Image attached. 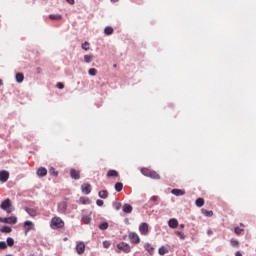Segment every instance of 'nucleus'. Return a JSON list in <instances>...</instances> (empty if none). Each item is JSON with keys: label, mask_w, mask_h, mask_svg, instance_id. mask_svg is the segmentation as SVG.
<instances>
[{"label": "nucleus", "mask_w": 256, "mask_h": 256, "mask_svg": "<svg viewBox=\"0 0 256 256\" xmlns=\"http://www.w3.org/2000/svg\"><path fill=\"white\" fill-rule=\"evenodd\" d=\"M128 237H129L130 242L133 243L134 245H139L141 243V238L135 232H130L128 234Z\"/></svg>", "instance_id": "3"}, {"label": "nucleus", "mask_w": 256, "mask_h": 256, "mask_svg": "<svg viewBox=\"0 0 256 256\" xmlns=\"http://www.w3.org/2000/svg\"><path fill=\"white\" fill-rule=\"evenodd\" d=\"M82 221H83V223H85V225H89V223H91V217L87 216V215H84L82 217Z\"/></svg>", "instance_id": "34"}, {"label": "nucleus", "mask_w": 256, "mask_h": 256, "mask_svg": "<svg viewBox=\"0 0 256 256\" xmlns=\"http://www.w3.org/2000/svg\"><path fill=\"white\" fill-rule=\"evenodd\" d=\"M113 32H114V30H113V27H111V26H107V27L104 29L105 35H113Z\"/></svg>", "instance_id": "27"}, {"label": "nucleus", "mask_w": 256, "mask_h": 256, "mask_svg": "<svg viewBox=\"0 0 256 256\" xmlns=\"http://www.w3.org/2000/svg\"><path fill=\"white\" fill-rule=\"evenodd\" d=\"M49 173L53 177H57V175H59V173L57 171H55V168H53V167L49 169Z\"/></svg>", "instance_id": "38"}, {"label": "nucleus", "mask_w": 256, "mask_h": 256, "mask_svg": "<svg viewBox=\"0 0 256 256\" xmlns=\"http://www.w3.org/2000/svg\"><path fill=\"white\" fill-rule=\"evenodd\" d=\"M81 191L84 195H89V193H91V184H82Z\"/></svg>", "instance_id": "10"}, {"label": "nucleus", "mask_w": 256, "mask_h": 256, "mask_svg": "<svg viewBox=\"0 0 256 256\" xmlns=\"http://www.w3.org/2000/svg\"><path fill=\"white\" fill-rule=\"evenodd\" d=\"M0 223H6L8 225H15V223H17V217H15V216H10L7 218L0 217Z\"/></svg>", "instance_id": "5"}, {"label": "nucleus", "mask_w": 256, "mask_h": 256, "mask_svg": "<svg viewBox=\"0 0 256 256\" xmlns=\"http://www.w3.org/2000/svg\"><path fill=\"white\" fill-rule=\"evenodd\" d=\"M1 233H11L13 231V229H11V227L9 226H3L1 229H0Z\"/></svg>", "instance_id": "28"}, {"label": "nucleus", "mask_w": 256, "mask_h": 256, "mask_svg": "<svg viewBox=\"0 0 256 256\" xmlns=\"http://www.w3.org/2000/svg\"><path fill=\"white\" fill-rule=\"evenodd\" d=\"M168 225L171 229H177V227H179V221H177L175 218H172L168 221Z\"/></svg>", "instance_id": "12"}, {"label": "nucleus", "mask_w": 256, "mask_h": 256, "mask_svg": "<svg viewBox=\"0 0 256 256\" xmlns=\"http://www.w3.org/2000/svg\"><path fill=\"white\" fill-rule=\"evenodd\" d=\"M139 231L142 235H149V224L143 222L139 225Z\"/></svg>", "instance_id": "6"}, {"label": "nucleus", "mask_w": 256, "mask_h": 256, "mask_svg": "<svg viewBox=\"0 0 256 256\" xmlns=\"http://www.w3.org/2000/svg\"><path fill=\"white\" fill-rule=\"evenodd\" d=\"M69 5H75V0H66Z\"/></svg>", "instance_id": "46"}, {"label": "nucleus", "mask_w": 256, "mask_h": 256, "mask_svg": "<svg viewBox=\"0 0 256 256\" xmlns=\"http://www.w3.org/2000/svg\"><path fill=\"white\" fill-rule=\"evenodd\" d=\"M35 225L33 224V222L27 220L25 223H24V228H25V232L26 233H29V231H33Z\"/></svg>", "instance_id": "11"}, {"label": "nucleus", "mask_w": 256, "mask_h": 256, "mask_svg": "<svg viewBox=\"0 0 256 256\" xmlns=\"http://www.w3.org/2000/svg\"><path fill=\"white\" fill-rule=\"evenodd\" d=\"M157 201H159V196H152L150 198V202H152V205H157Z\"/></svg>", "instance_id": "36"}, {"label": "nucleus", "mask_w": 256, "mask_h": 256, "mask_svg": "<svg viewBox=\"0 0 256 256\" xmlns=\"http://www.w3.org/2000/svg\"><path fill=\"white\" fill-rule=\"evenodd\" d=\"M113 67H114V68L117 67V64H114Z\"/></svg>", "instance_id": "52"}, {"label": "nucleus", "mask_w": 256, "mask_h": 256, "mask_svg": "<svg viewBox=\"0 0 256 256\" xmlns=\"http://www.w3.org/2000/svg\"><path fill=\"white\" fill-rule=\"evenodd\" d=\"M7 249V242L0 241V251Z\"/></svg>", "instance_id": "39"}, {"label": "nucleus", "mask_w": 256, "mask_h": 256, "mask_svg": "<svg viewBox=\"0 0 256 256\" xmlns=\"http://www.w3.org/2000/svg\"><path fill=\"white\" fill-rule=\"evenodd\" d=\"M70 176H71V179H75L77 181V180L81 179V171L76 170V169H71Z\"/></svg>", "instance_id": "8"}, {"label": "nucleus", "mask_w": 256, "mask_h": 256, "mask_svg": "<svg viewBox=\"0 0 256 256\" xmlns=\"http://www.w3.org/2000/svg\"><path fill=\"white\" fill-rule=\"evenodd\" d=\"M242 227V228H241ZM245 225H243V223L240 224V227H235L234 229V233L236 235H241L243 233V231H245Z\"/></svg>", "instance_id": "17"}, {"label": "nucleus", "mask_w": 256, "mask_h": 256, "mask_svg": "<svg viewBox=\"0 0 256 256\" xmlns=\"http://www.w3.org/2000/svg\"><path fill=\"white\" fill-rule=\"evenodd\" d=\"M235 256H243V254H241V252L237 251V252L235 253Z\"/></svg>", "instance_id": "48"}, {"label": "nucleus", "mask_w": 256, "mask_h": 256, "mask_svg": "<svg viewBox=\"0 0 256 256\" xmlns=\"http://www.w3.org/2000/svg\"><path fill=\"white\" fill-rule=\"evenodd\" d=\"M51 229H63L65 227V222L60 217H53L50 222Z\"/></svg>", "instance_id": "1"}, {"label": "nucleus", "mask_w": 256, "mask_h": 256, "mask_svg": "<svg viewBox=\"0 0 256 256\" xmlns=\"http://www.w3.org/2000/svg\"><path fill=\"white\" fill-rule=\"evenodd\" d=\"M212 234H213V230L209 229V230L207 231V235H212Z\"/></svg>", "instance_id": "47"}, {"label": "nucleus", "mask_w": 256, "mask_h": 256, "mask_svg": "<svg viewBox=\"0 0 256 256\" xmlns=\"http://www.w3.org/2000/svg\"><path fill=\"white\" fill-rule=\"evenodd\" d=\"M100 199H107V197H109V192H107V190H101L98 193Z\"/></svg>", "instance_id": "19"}, {"label": "nucleus", "mask_w": 256, "mask_h": 256, "mask_svg": "<svg viewBox=\"0 0 256 256\" xmlns=\"http://www.w3.org/2000/svg\"><path fill=\"white\" fill-rule=\"evenodd\" d=\"M180 227H181V229H183V227H185V224H181Z\"/></svg>", "instance_id": "50"}, {"label": "nucleus", "mask_w": 256, "mask_h": 256, "mask_svg": "<svg viewBox=\"0 0 256 256\" xmlns=\"http://www.w3.org/2000/svg\"><path fill=\"white\" fill-rule=\"evenodd\" d=\"M11 199H6L4 200L1 205H0V209H2L3 211H6V213H12L13 210L11 209Z\"/></svg>", "instance_id": "2"}, {"label": "nucleus", "mask_w": 256, "mask_h": 256, "mask_svg": "<svg viewBox=\"0 0 256 256\" xmlns=\"http://www.w3.org/2000/svg\"><path fill=\"white\" fill-rule=\"evenodd\" d=\"M115 191H117V193H119L120 191H123V183H121V182L116 183Z\"/></svg>", "instance_id": "30"}, {"label": "nucleus", "mask_w": 256, "mask_h": 256, "mask_svg": "<svg viewBox=\"0 0 256 256\" xmlns=\"http://www.w3.org/2000/svg\"><path fill=\"white\" fill-rule=\"evenodd\" d=\"M24 80H25V75H23V73L19 72L16 74L17 83H23Z\"/></svg>", "instance_id": "18"}, {"label": "nucleus", "mask_w": 256, "mask_h": 256, "mask_svg": "<svg viewBox=\"0 0 256 256\" xmlns=\"http://www.w3.org/2000/svg\"><path fill=\"white\" fill-rule=\"evenodd\" d=\"M176 235L180 238V239H185V234L183 233V232H179V231H177L176 232Z\"/></svg>", "instance_id": "43"}, {"label": "nucleus", "mask_w": 256, "mask_h": 256, "mask_svg": "<svg viewBox=\"0 0 256 256\" xmlns=\"http://www.w3.org/2000/svg\"><path fill=\"white\" fill-rule=\"evenodd\" d=\"M117 249H119V251H123V253H131V246L125 242L117 244Z\"/></svg>", "instance_id": "4"}, {"label": "nucleus", "mask_w": 256, "mask_h": 256, "mask_svg": "<svg viewBox=\"0 0 256 256\" xmlns=\"http://www.w3.org/2000/svg\"><path fill=\"white\" fill-rule=\"evenodd\" d=\"M89 75H91L92 77H95V75H97V69L95 68H90L88 71Z\"/></svg>", "instance_id": "37"}, {"label": "nucleus", "mask_w": 256, "mask_h": 256, "mask_svg": "<svg viewBox=\"0 0 256 256\" xmlns=\"http://www.w3.org/2000/svg\"><path fill=\"white\" fill-rule=\"evenodd\" d=\"M79 201L82 205H89V203H91V200L87 197H80Z\"/></svg>", "instance_id": "26"}, {"label": "nucleus", "mask_w": 256, "mask_h": 256, "mask_svg": "<svg viewBox=\"0 0 256 256\" xmlns=\"http://www.w3.org/2000/svg\"><path fill=\"white\" fill-rule=\"evenodd\" d=\"M107 177H119V172H117V170H109L107 172Z\"/></svg>", "instance_id": "22"}, {"label": "nucleus", "mask_w": 256, "mask_h": 256, "mask_svg": "<svg viewBox=\"0 0 256 256\" xmlns=\"http://www.w3.org/2000/svg\"><path fill=\"white\" fill-rule=\"evenodd\" d=\"M3 85V80L0 79V86Z\"/></svg>", "instance_id": "51"}, {"label": "nucleus", "mask_w": 256, "mask_h": 256, "mask_svg": "<svg viewBox=\"0 0 256 256\" xmlns=\"http://www.w3.org/2000/svg\"><path fill=\"white\" fill-rule=\"evenodd\" d=\"M6 241H7V244H6L7 247H13L15 245V240L11 237H8Z\"/></svg>", "instance_id": "32"}, {"label": "nucleus", "mask_w": 256, "mask_h": 256, "mask_svg": "<svg viewBox=\"0 0 256 256\" xmlns=\"http://www.w3.org/2000/svg\"><path fill=\"white\" fill-rule=\"evenodd\" d=\"M148 177H150V179H161V176L155 170H150Z\"/></svg>", "instance_id": "16"}, {"label": "nucleus", "mask_w": 256, "mask_h": 256, "mask_svg": "<svg viewBox=\"0 0 256 256\" xmlns=\"http://www.w3.org/2000/svg\"><path fill=\"white\" fill-rule=\"evenodd\" d=\"M201 213H203V215H204L205 217H213V211H211V210L209 211V210L203 208V209L201 210Z\"/></svg>", "instance_id": "23"}, {"label": "nucleus", "mask_w": 256, "mask_h": 256, "mask_svg": "<svg viewBox=\"0 0 256 256\" xmlns=\"http://www.w3.org/2000/svg\"><path fill=\"white\" fill-rule=\"evenodd\" d=\"M103 247H104V249H109L110 247H111V242H109V241H104L103 242Z\"/></svg>", "instance_id": "41"}, {"label": "nucleus", "mask_w": 256, "mask_h": 256, "mask_svg": "<svg viewBox=\"0 0 256 256\" xmlns=\"http://www.w3.org/2000/svg\"><path fill=\"white\" fill-rule=\"evenodd\" d=\"M195 205H196L197 207H203V205H205V199H203V198H198V199H196Z\"/></svg>", "instance_id": "24"}, {"label": "nucleus", "mask_w": 256, "mask_h": 256, "mask_svg": "<svg viewBox=\"0 0 256 256\" xmlns=\"http://www.w3.org/2000/svg\"><path fill=\"white\" fill-rule=\"evenodd\" d=\"M49 19H51L52 21H61V19H63V16H61V15H53V14H51L50 16H49Z\"/></svg>", "instance_id": "25"}, {"label": "nucleus", "mask_w": 256, "mask_h": 256, "mask_svg": "<svg viewBox=\"0 0 256 256\" xmlns=\"http://www.w3.org/2000/svg\"><path fill=\"white\" fill-rule=\"evenodd\" d=\"M93 54H89V55H85L84 56V61L85 63H91V61H93Z\"/></svg>", "instance_id": "33"}, {"label": "nucleus", "mask_w": 256, "mask_h": 256, "mask_svg": "<svg viewBox=\"0 0 256 256\" xmlns=\"http://www.w3.org/2000/svg\"><path fill=\"white\" fill-rule=\"evenodd\" d=\"M232 247H239V241L235 239H231L230 241Z\"/></svg>", "instance_id": "40"}, {"label": "nucleus", "mask_w": 256, "mask_h": 256, "mask_svg": "<svg viewBox=\"0 0 256 256\" xmlns=\"http://www.w3.org/2000/svg\"><path fill=\"white\" fill-rule=\"evenodd\" d=\"M133 211V206L129 205V204H125L123 206V212L124 213H132Z\"/></svg>", "instance_id": "21"}, {"label": "nucleus", "mask_w": 256, "mask_h": 256, "mask_svg": "<svg viewBox=\"0 0 256 256\" xmlns=\"http://www.w3.org/2000/svg\"><path fill=\"white\" fill-rule=\"evenodd\" d=\"M99 229H101V231H105L106 229H109V224L107 222L101 223L99 225Z\"/></svg>", "instance_id": "35"}, {"label": "nucleus", "mask_w": 256, "mask_h": 256, "mask_svg": "<svg viewBox=\"0 0 256 256\" xmlns=\"http://www.w3.org/2000/svg\"><path fill=\"white\" fill-rule=\"evenodd\" d=\"M158 253H159V255H167V253H169V249H167V247H165V246H161L158 249Z\"/></svg>", "instance_id": "20"}, {"label": "nucleus", "mask_w": 256, "mask_h": 256, "mask_svg": "<svg viewBox=\"0 0 256 256\" xmlns=\"http://www.w3.org/2000/svg\"><path fill=\"white\" fill-rule=\"evenodd\" d=\"M76 253H78V255H83V253H85V243L84 242H78L76 244Z\"/></svg>", "instance_id": "7"}, {"label": "nucleus", "mask_w": 256, "mask_h": 256, "mask_svg": "<svg viewBox=\"0 0 256 256\" xmlns=\"http://www.w3.org/2000/svg\"><path fill=\"white\" fill-rule=\"evenodd\" d=\"M172 195H175L176 197H181L185 195V191L181 189H172L171 190Z\"/></svg>", "instance_id": "13"}, {"label": "nucleus", "mask_w": 256, "mask_h": 256, "mask_svg": "<svg viewBox=\"0 0 256 256\" xmlns=\"http://www.w3.org/2000/svg\"><path fill=\"white\" fill-rule=\"evenodd\" d=\"M82 49H84V51H89V42H84L82 44Z\"/></svg>", "instance_id": "42"}, {"label": "nucleus", "mask_w": 256, "mask_h": 256, "mask_svg": "<svg viewBox=\"0 0 256 256\" xmlns=\"http://www.w3.org/2000/svg\"><path fill=\"white\" fill-rule=\"evenodd\" d=\"M141 173H142V175H144L145 177H149V174L151 173V169H149V168H142V169H141Z\"/></svg>", "instance_id": "29"}, {"label": "nucleus", "mask_w": 256, "mask_h": 256, "mask_svg": "<svg viewBox=\"0 0 256 256\" xmlns=\"http://www.w3.org/2000/svg\"><path fill=\"white\" fill-rule=\"evenodd\" d=\"M0 181L2 183H7V181H9V172L5 170L0 171Z\"/></svg>", "instance_id": "9"}, {"label": "nucleus", "mask_w": 256, "mask_h": 256, "mask_svg": "<svg viewBox=\"0 0 256 256\" xmlns=\"http://www.w3.org/2000/svg\"><path fill=\"white\" fill-rule=\"evenodd\" d=\"M28 215H30V217H36L37 216V211H35L34 209L28 208L26 209Z\"/></svg>", "instance_id": "31"}, {"label": "nucleus", "mask_w": 256, "mask_h": 256, "mask_svg": "<svg viewBox=\"0 0 256 256\" xmlns=\"http://www.w3.org/2000/svg\"><path fill=\"white\" fill-rule=\"evenodd\" d=\"M37 175L38 177H45L47 175V168L45 167H40L38 170H37Z\"/></svg>", "instance_id": "15"}, {"label": "nucleus", "mask_w": 256, "mask_h": 256, "mask_svg": "<svg viewBox=\"0 0 256 256\" xmlns=\"http://www.w3.org/2000/svg\"><path fill=\"white\" fill-rule=\"evenodd\" d=\"M56 87H57L58 89H65V84H63L62 82H58L57 85H56Z\"/></svg>", "instance_id": "44"}, {"label": "nucleus", "mask_w": 256, "mask_h": 256, "mask_svg": "<svg viewBox=\"0 0 256 256\" xmlns=\"http://www.w3.org/2000/svg\"><path fill=\"white\" fill-rule=\"evenodd\" d=\"M144 249L145 251H147L150 255H153V253H155V248L153 246H151V244L146 243L144 245Z\"/></svg>", "instance_id": "14"}, {"label": "nucleus", "mask_w": 256, "mask_h": 256, "mask_svg": "<svg viewBox=\"0 0 256 256\" xmlns=\"http://www.w3.org/2000/svg\"><path fill=\"white\" fill-rule=\"evenodd\" d=\"M119 0H111L112 3H117Z\"/></svg>", "instance_id": "49"}, {"label": "nucleus", "mask_w": 256, "mask_h": 256, "mask_svg": "<svg viewBox=\"0 0 256 256\" xmlns=\"http://www.w3.org/2000/svg\"><path fill=\"white\" fill-rule=\"evenodd\" d=\"M103 200H97L96 201V205H98V207H103Z\"/></svg>", "instance_id": "45"}]
</instances>
